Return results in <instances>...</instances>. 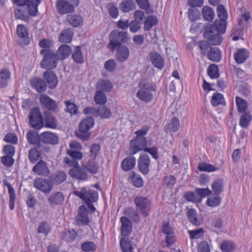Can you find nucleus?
<instances>
[{
  "mask_svg": "<svg viewBox=\"0 0 252 252\" xmlns=\"http://www.w3.org/2000/svg\"><path fill=\"white\" fill-rule=\"evenodd\" d=\"M129 40V37L127 32L112 31L109 36V42L107 44V48L113 52L117 46L127 43Z\"/></svg>",
  "mask_w": 252,
  "mask_h": 252,
  "instance_id": "1",
  "label": "nucleus"
},
{
  "mask_svg": "<svg viewBox=\"0 0 252 252\" xmlns=\"http://www.w3.org/2000/svg\"><path fill=\"white\" fill-rule=\"evenodd\" d=\"M40 54L43 56L40 63L42 68L52 70L56 68L59 59L53 50H41Z\"/></svg>",
  "mask_w": 252,
  "mask_h": 252,
  "instance_id": "2",
  "label": "nucleus"
},
{
  "mask_svg": "<svg viewBox=\"0 0 252 252\" xmlns=\"http://www.w3.org/2000/svg\"><path fill=\"white\" fill-rule=\"evenodd\" d=\"M94 125V120L92 117H88L82 120L79 125V131L75 133L76 136L83 141L88 140L91 135L90 129Z\"/></svg>",
  "mask_w": 252,
  "mask_h": 252,
  "instance_id": "3",
  "label": "nucleus"
},
{
  "mask_svg": "<svg viewBox=\"0 0 252 252\" xmlns=\"http://www.w3.org/2000/svg\"><path fill=\"white\" fill-rule=\"evenodd\" d=\"M79 3V0H57L56 3V10L61 15L73 13Z\"/></svg>",
  "mask_w": 252,
  "mask_h": 252,
  "instance_id": "4",
  "label": "nucleus"
},
{
  "mask_svg": "<svg viewBox=\"0 0 252 252\" xmlns=\"http://www.w3.org/2000/svg\"><path fill=\"white\" fill-rule=\"evenodd\" d=\"M73 194L80 198L85 203H94L98 199V192L87 187L81 188L79 190H74Z\"/></svg>",
  "mask_w": 252,
  "mask_h": 252,
  "instance_id": "5",
  "label": "nucleus"
},
{
  "mask_svg": "<svg viewBox=\"0 0 252 252\" xmlns=\"http://www.w3.org/2000/svg\"><path fill=\"white\" fill-rule=\"evenodd\" d=\"M29 121L30 125L34 129L39 130L43 126V119L39 108L34 107L30 111Z\"/></svg>",
  "mask_w": 252,
  "mask_h": 252,
  "instance_id": "6",
  "label": "nucleus"
},
{
  "mask_svg": "<svg viewBox=\"0 0 252 252\" xmlns=\"http://www.w3.org/2000/svg\"><path fill=\"white\" fill-rule=\"evenodd\" d=\"M42 0H13V3L19 6H26L31 16H35L38 12V6Z\"/></svg>",
  "mask_w": 252,
  "mask_h": 252,
  "instance_id": "7",
  "label": "nucleus"
},
{
  "mask_svg": "<svg viewBox=\"0 0 252 252\" xmlns=\"http://www.w3.org/2000/svg\"><path fill=\"white\" fill-rule=\"evenodd\" d=\"M147 138H139L135 137L134 139H132L129 143V148L128 150V154L134 155L138 152L144 150L145 147H147Z\"/></svg>",
  "mask_w": 252,
  "mask_h": 252,
  "instance_id": "8",
  "label": "nucleus"
},
{
  "mask_svg": "<svg viewBox=\"0 0 252 252\" xmlns=\"http://www.w3.org/2000/svg\"><path fill=\"white\" fill-rule=\"evenodd\" d=\"M134 203L137 210L140 211L144 217L149 215L151 203L148 198L143 196H136L134 198Z\"/></svg>",
  "mask_w": 252,
  "mask_h": 252,
  "instance_id": "9",
  "label": "nucleus"
},
{
  "mask_svg": "<svg viewBox=\"0 0 252 252\" xmlns=\"http://www.w3.org/2000/svg\"><path fill=\"white\" fill-rule=\"evenodd\" d=\"M226 22L223 20H216L213 24H207L205 27V33L207 32L223 34L226 31Z\"/></svg>",
  "mask_w": 252,
  "mask_h": 252,
  "instance_id": "10",
  "label": "nucleus"
},
{
  "mask_svg": "<svg viewBox=\"0 0 252 252\" xmlns=\"http://www.w3.org/2000/svg\"><path fill=\"white\" fill-rule=\"evenodd\" d=\"M151 163L150 157L147 154L141 153L137 160L139 171L144 175L148 174L150 171Z\"/></svg>",
  "mask_w": 252,
  "mask_h": 252,
  "instance_id": "11",
  "label": "nucleus"
},
{
  "mask_svg": "<svg viewBox=\"0 0 252 252\" xmlns=\"http://www.w3.org/2000/svg\"><path fill=\"white\" fill-rule=\"evenodd\" d=\"M33 187L44 194H48L53 189L50 180H48L41 177L36 178L33 181Z\"/></svg>",
  "mask_w": 252,
  "mask_h": 252,
  "instance_id": "12",
  "label": "nucleus"
},
{
  "mask_svg": "<svg viewBox=\"0 0 252 252\" xmlns=\"http://www.w3.org/2000/svg\"><path fill=\"white\" fill-rule=\"evenodd\" d=\"M17 34L19 39L18 40V44L21 46L28 45L30 42L28 29L26 26L23 24H19L17 27Z\"/></svg>",
  "mask_w": 252,
  "mask_h": 252,
  "instance_id": "13",
  "label": "nucleus"
},
{
  "mask_svg": "<svg viewBox=\"0 0 252 252\" xmlns=\"http://www.w3.org/2000/svg\"><path fill=\"white\" fill-rule=\"evenodd\" d=\"M76 222L78 225L81 226L88 225L90 222L88 210L84 205L79 207L78 214L76 217Z\"/></svg>",
  "mask_w": 252,
  "mask_h": 252,
  "instance_id": "14",
  "label": "nucleus"
},
{
  "mask_svg": "<svg viewBox=\"0 0 252 252\" xmlns=\"http://www.w3.org/2000/svg\"><path fill=\"white\" fill-rule=\"evenodd\" d=\"M41 106L48 111L56 112L58 104L55 100L46 94H41L39 98Z\"/></svg>",
  "mask_w": 252,
  "mask_h": 252,
  "instance_id": "15",
  "label": "nucleus"
},
{
  "mask_svg": "<svg viewBox=\"0 0 252 252\" xmlns=\"http://www.w3.org/2000/svg\"><path fill=\"white\" fill-rule=\"evenodd\" d=\"M121 223V235L122 237L129 236L132 229V223L130 219L126 217H122L120 219Z\"/></svg>",
  "mask_w": 252,
  "mask_h": 252,
  "instance_id": "16",
  "label": "nucleus"
},
{
  "mask_svg": "<svg viewBox=\"0 0 252 252\" xmlns=\"http://www.w3.org/2000/svg\"><path fill=\"white\" fill-rule=\"evenodd\" d=\"M115 51L116 59L118 62L123 63L128 59L130 55V51L127 46L125 45L117 46Z\"/></svg>",
  "mask_w": 252,
  "mask_h": 252,
  "instance_id": "17",
  "label": "nucleus"
},
{
  "mask_svg": "<svg viewBox=\"0 0 252 252\" xmlns=\"http://www.w3.org/2000/svg\"><path fill=\"white\" fill-rule=\"evenodd\" d=\"M43 79L45 81L47 87L50 89H54L58 85V78L56 74L51 70H46L43 74Z\"/></svg>",
  "mask_w": 252,
  "mask_h": 252,
  "instance_id": "18",
  "label": "nucleus"
},
{
  "mask_svg": "<svg viewBox=\"0 0 252 252\" xmlns=\"http://www.w3.org/2000/svg\"><path fill=\"white\" fill-rule=\"evenodd\" d=\"M41 143L55 145L59 143L58 135L53 132L45 131L41 133Z\"/></svg>",
  "mask_w": 252,
  "mask_h": 252,
  "instance_id": "19",
  "label": "nucleus"
},
{
  "mask_svg": "<svg viewBox=\"0 0 252 252\" xmlns=\"http://www.w3.org/2000/svg\"><path fill=\"white\" fill-rule=\"evenodd\" d=\"M26 137L29 144L33 145L36 148L41 147V134L36 130H30L27 133Z\"/></svg>",
  "mask_w": 252,
  "mask_h": 252,
  "instance_id": "20",
  "label": "nucleus"
},
{
  "mask_svg": "<svg viewBox=\"0 0 252 252\" xmlns=\"http://www.w3.org/2000/svg\"><path fill=\"white\" fill-rule=\"evenodd\" d=\"M32 88L38 93H42L46 91L47 85L44 79L38 77L32 78L30 82Z\"/></svg>",
  "mask_w": 252,
  "mask_h": 252,
  "instance_id": "21",
  "label": "nucleus"
},
{
  "mask_svg": "<svg viewBox=\"0 0 252 252\" xmlns=\"http://www.w3.org/2000/svg\"><path fill=\"white\" fill-rule=\"evenodd\" d=\"M49 180L52 185L58 186L63 183L66 179V174L63 171H58L49 176Z\"/></svg>",
  "mask_w": 252,
  "mask_h": 252,
  "instance_id": "22",
  "label": "nucleus"
},
{
  "mask_svg": "<svg viewBox=\"0 0 252 252\" xmlns=\"http://www.w3.org/2000/svg\"><path fill=\"white\" fill-rule=\"evenodd\" d=\"M69 174L71 177L81 181H86L88 178L87 170L84 167L71 169L69 170Z\"/></svg>",
  "mask_w": 252,
  "mask_h": 252,
  "instance_id": "23",
  "label": "nucleus"
},
{
  "mask_svg": "<svg viewBox=\"0 0 252 252\" xmlns=\"http://www.w3.org/2000/svg\"><path fill=\"white\" fill-rule=\"evenodd\" d=\"M32 171L38 175L44 177L47 176L50 172L46 162L42 159L35 164L32 168Z\"/></svg>",
  "mask_w": 252,
  "mask_h": 252,
  "instance_id": "24",
  "label": "nucleus"
},
{
  "mask_svg": "<svg viewBox=\"0 0 252 252\" xmlns=\"http://www.w3.org/2000/svg\"><path fill=\"white\" fill-rule=\"evenodd\" d=\"M43 126L51 129H56L58 126V120L53 114L49 112L44 113Z\"/></svg>",
  "mask_w": 252,
  "mask_h": 252,
  "instance_id": "25",
  "label": "nucleus"
},
{
  "mask_svg": "<svg viewBox=\"0 0 252 252\" xmlns=\"http://www.w3.org/2000/svg\"><path fill=\"white\" fill-rule=\"evenodd\" d=\"M66 20L70 25L74 28L82 26L83 24V17L78 14L73 13L68 14Z\"/></svg>",
  "mask_w": 252,
  "mask_h": 252,
  "instance_id": "26",
  "label": "nucleus"
},
{
  "mask_svg": "<svg viewBox=\"0 0 252 252\" xmlns=\"http://www.w3.org/2000/svg\"><path fill=\"white\" fill-rule=\"evenodd\" d=\"M72 52V49L66 44L61 45L55 53L59 60H64L67 59Z\"/></svg>",
  "mask_w": 252,
  "mask_h": 252,
  "instance_id": "27",
  "label": "nucleus"
},
{
  "mask_svg": "<svg viewBox=\"0 0 252 252\" xmlns=\"http://www.w3.org/2000/svg\"><path fill=\"white\" fill-rule=\"evenodd\" d=\"M130 155L125 158L122 161L121 166L124 171H129L133 169L135 166L136 160V158Z\"/></svg>",
  "mask_w": 252,
  "mask_h": 252,
  "instance_id": "28",
  "label": "nucleus"
},
{
  "mask_svg": "<svg viewBox=\"0 0 252 252\" xmlns=\"http://www.w3.org/2000/svg\"><path fill=\"white\" fill-rule=\"evenodd\" d=\"M220 34H220L218 32H207V34H206L205 29L204 30L203 33L204 38L208 40V41L210 44L214 45H220L221 43L222 40V37Z\"/></svg>",
  "mask_w": 252,
  "mask_h": 252,
  "instance_id": "29",
  "label": "nucleus"
},
{
  "mask_svg": "<svg viewBox=\"0 0 252 252\" xmlns=\"http://www.w3.org/2000/svg\"><path fill=\"white\" fill-rule=\"evenodd\" d=\"M64 199V196L62 192L52 193L47 199V201L51 206H57L62 203Z\"/></svg>",
  "mask_w": 252,
  "mask_h": 252,
  "instance_id": "30",
  "label": "nucleus"
},
{
  "mask_svg": "<svg viewBox=\"0 0 252 252\" xmlns=\"http://www.w3.org/2000/svg\"><path fill=\"white\" fill-rule=\"evenodd\" d=\"M74 32L71 28L63 30L60 34L59 41L61 43H69L72 40Z\"/></svg>",
  "mask_w": 252,
  "mask_h": 252,
  "instance_id": "31",
  "label": "nucleus"
},
{
  "mask_svg": "<svg viewBox=\"0 0 252 252\" xmlns=\"http://www.w3.org/2000/svg\"><path fill=\"white\" fill-rule=\"evenodd\" d=\"M26 6H20L15 9L14 13L16 19H20L25 22H29L30 21V16L31 15L28 13Z\"/></svg>",
  "mask_w": 252,
  "mask_h": 252,
  "instance_id": "32",
  "label": "nucleus"
},
{
  "mask_svg": "<svg viewBox=\"0 0 252 252\" xmlns=\"http://www.w3.org/2000/svg\"><path fill=\"white\" fill-rule=\"evenodd\" d=\"M11 78V73L8 69L3 68L0 70V88H5Z\"/></svg>",
  "mask_w": 252,
  "mask_h": 252,
  "instance_id": "33",
  "label": "nucleus"
},
{
  "mask_svg": "<svg viewBox=\"0 0 252 252\" xmlns=\"http://www.w3.org/2000/svg\"><path fill=\"white\" fill-rule=\"evenodd\" d=\"M150 60L155 67L160 69L163 68L164 61L161 56L158 53L155 52L151 53Z\"/></svg>",
  "mask_w": 252,
  "mask_h": 252,
  "instance_id": "34",
  "label": "nucleus"
},
{
  "mask_svg": "<svg viewBox=\"0 0 252 252\" xmlns=\"http://www.w3.org/2000/svg\"><path fill=\"white\" fill-rule=\"evenodd\" d=\"M208 58L212 62L218 63L221 58V52L217 47H210L207 53Z\"/></svg>",
  "mask_w": 252,
  "mask_h": 252,
  "instance_id": "35",
  "label": "nucleus"
},
{
  "mask_svg": "<svg viewBox=\"0 0 252 252\" xmlns=\"http://www.w3.org/2000/svg\"><path fill=\"white\" fill-rule=\"evenodd\" d=\"M158 23V17L154 15L147 16L144 22V30L149 31L153 26H156Z\"/></svg>",
  "mask_w": 252,
  "mask_h": 252,
  "instance_id": "36",
  "label": "nucleus"
},
{
  "mask_svg": "<svg viewBox=\"0 0 252 252\" xmlns=\"http://www.w3.org/2000/svg\"><path fill=\"white\" fill-rule=\"evenodd\" d=\"M129 179L132 185L136 188H141L143 186V180L141 176L132 171L128 174Z\"/></svg>",
  "mask_w": 252,
  "mask_h": 252,
  "instance_id": "37",
  "label": "nucleus"
},
{
  "mask_svg": "<svg viewBox=\"0 0 252 252\" xmlns=\"http://www.w3.org/2000/svg\"><path fill=\"white\" fill-rule=\"evenodd\" d=\"M113 88L112 83L107 80L101 79L98 81L96 86V89L102 92H110Z\"/></svg>",
  "mask_w": 252,
  "mask_h": 252,
  "instance_id": "38",
  "label": "nucleus"
},
{
  "mask_svg": "<svg viewBox=\"0 0 252 252\" xmlns=\"http://www.w3.org/2000/svg\"><path fill=\"white\" fill-rule=\"evenodd\" d=\"M71 58L74 62L76 63L83 64L84 63V56L81 51V46H77L74 48L71 55Z\"/></svg>",
  "mask_w": 252,
  "mask_h": 252,
  "instance_id": "39",
  "label": "nucleus"
},
{
  "mask_svg": "<svg viewBox=\"0 0 252 252\" xmlns=\"http://www.w3.org/2000/svg\"><path fill=\"white\" fill-rule=\"evenodd\" d=\"M211 103L212 105L216 107L219 105H226V102L223 94L219 92L214 93L212 96Z\"/></svg>",
  "mask_w": 252,
  "mask_h": 252,
  "instance_id": "40",
  "label": "nucleus"
},
{
  "mask_svg": "<svg viewBox=\"0 0 252 252\" xmlns=\"http://www.w3.org/2000/svg\"><path fill=\"white\" fill-rule=\"evenodd\" d=\"M120 245L123 252H133L132 242L127 237H122L120 240Z\"/></svg>",
  "mask_w": 252,
  "mask_h": 252,
  "instance_id": "41",
  "label": "nucleus"
},
{
  "mask_svg": "<svg viewBox=\"0 0 252 252\" xmlns=\"http://www.w3.org/2000/svg\"><path fill=\"white\" fill-rule=\"evenodd\" d=\"M5 185L7 187L8 192L9 195V206L10 210L14 209L15 201L16 199V194L14 188L10 183H7L4 180Z\"/></svg>",
  "mask_w": 252,
  "mask_h": 252,
  "instance_id": "42",
  "label": "nucleus"
},
{
  "mask_svg": "<svg viewBox=\"0 0 252 252\" xmlns=\"http://www.w3.org/2000/svg\"><path fill=\"white\" fill-rule=\"evenodd\" d=\"M248 57L247 51L245 48L238 49L237 52L234 54L235 62L239 64L244 63Z\"/></svg>",
  "mask_w": 252,
  "mask_h": 252,
  "instance_id": "43",
  "label": "nucleus"
},
{
  "mask_svg": "<svg viewBox=\"0 0 252 252\" xmlns=\"http://www.w3.org/2000/svg\"><path fill=\"white\" fill-rule=\"evenodd\" d=\"M136 95L140 100L146 102H150L153 98V94L149 90H140L137 92Z\"/></svg>",
  "mask_w": 252,
  "mask_h": 252,
  "instance_id": "44",
  "label": "nucleus"
},
{
  "mask_svg": "<svg viewBox=\"0 0 252 252\" xmlns=\"http://www.w3.org/2000/svg\"><path fill=\"white\" fill-rule=\"evenodd\" d=\"M86 170L92 174H95L99 170V165L95 161V158L89 159L84 166Z\"/></svg>",
  "mask_w": 252,
  "mask_h": 252,
  "instance_id": "45",
  "label": "nucleus"
},
{
  "mask_svg": "<svg viewBox=\"0 0 252 252\" xmlns=\"http://www.w3.org/2000/svg\"><path fill=\"white\" fill-rule=\"evenodd\" d=\"M135 8L136 4L132 0H125L120 4V9L123 12H128Z\"/></svg>",
  "mask_w": 252,
  "mask_h": 252,
  "instance_id": "46",
  "label": "nucleus"
},
{
  "mask_svg": "<svg viewBox=\"0 0 252 252\" xmlns=\"http://www.w3.org/2000/svg\"><path fill=\"white\" fill-rule=\"evenodd\" d=\"M64 103L65 105L64 111L66 113H69L71 116L78 113V106L71 100H65Z\"/></svg>",
  "mask_w": 252,
  "mask_h": 252,
  "instance_id": "47",
  "label": "nucleus"
},
{
  "mask_svg": "<svg viewBox=\"0 0 252 252\" xmlns=\"http://www.w3.org/2000/svg\"><path fill=\"white\" fill-rule=\"evenodd\" d=\"M180 127V122L178 118L174 117L171 120L170 123L164 128L166 133L177 131Z\"/></svg>",
  "mask_w": 252,
  "mask_h": 252,
  "instance_id": "48",
  "label": "nucleus"
},
{
  "mask_svg": "<svg viewBox=\"0 0 252 252\" xmlns=\"http://www.w3.org/2000/svg\"><path fill=\"white\" fill-rule=\"evenodd\" d=\"M77 232L74 229H66L63 232V239L67 242H72L74 241L77 236Z\"/></svg>",
  "mask_w": 252,
  "mask_h": 252,
  "instance_id": "49",
  "label": "nucleus"
},
{
  "mask_svg": "<svg viewBox=\"0 0 252 252\" xmlns=\"http://www.w3.org/2000/svg\"><path fill=\"white\" fill-rule=\"evenodd\" d=\"M36 149L35 147L32 148L29 151L28 158L32 163H36L40 158H42L41 152Z\"/></svg>",
  "mask_w": 252,
  "mask_h": 252,
  "instance_id": "50",
  "label": "nucleus"
},
{
  "mask_svg": "<svg viewBox=\"0 0 252 252\" xmlns=\"http://www.w3.org/2000/svg\"><path fill=\"white\" fill-rule=\"evenodd\" d=\"M252 120V116L250 112L244 113L240 117L239 125L243 128H248Z\"/></svg>",
  "mask_w": 252,
  "mask_h": 252,
  "instance_id": "51",
  "label": "nucleus"
},
{
  "mask_svg": "<svg viewBox=\"0 0 252 252\" xmlns=\"http://www.w3.org/2000/svg\"><path fill=\"white\" fill-rule=\"evenodd\" d=\"M187 209H188L187 217L189 221L194 225H200V222L197 218V213L196 210L193 208L189 209L188 207H187Z\"/></svg>",
  "mask_w": 252,
  "mask_h": 252,
  "instance_id": "52",
  "label": "nucleus"
},
{
  "mask_svg": "<svg viewBox=\"0 0 252 252\" xmlns=\"http://www.w3.org/2000/svg\"><path fill=\"white\" fill-rule=\"evenodd\" d=\"M202 15L205 20L211 21L214 18L215 13L210 6H204L202 9Z\"/></svg>",
  "mask_w": 252,
  "mask_h": 252,
  "instance_id": "53",
  "label": "nucleus"
},
{
  "mask_svg": "<svg viewBox=\"0 0 252 252\" xmlns=\"http://www.w3.org/2000/svg\"><path fill=\"white\" fill-rule=\"evenodd\" d=\"M235 248L234 243L230 240L223 241L220 246V249L222 252H232Z\"/></svg>",
  "mask_w": 252,
  "mask_h": 252,
  "instance_id": "54",
  "label": "nucleus"
},
{
  "mask_svg": "<svg viewBox=\"0 0 252 252\" xmlns=\"http://www.w3.org/2000/svg\"><path fill=\"white\" fill-rule=\"evenodd\" d=\"M94 101L97 105H104L107 102L106 95L103 92L97 90L94 96Z\"/></svg>",
  "mask_w": 252,
  "mask_h": 252,
  "instance_id": "55",
  "label": "nucleus"
},
{
  "mask_svg": "<svg viewBox=\"0 0 252 252\" xmlns=\"http://www.w3.org/2000/svg\"><path fill=\"white\" fill-rule=\"evenodd\" d=\"M211 187L215 194L219 195L223 191V184L222 180H216L212 184Z\"/></svg>",
  "mask_w": 252,
  "mask_h": 252,
  "instance_id": "56",
  "label": "nucleus"
},
{
  "mask_svg": "<svg viewBox=\"0 0 252 252\" xmlns=\"http://www.w3.org/2000/svg\"><path fill=\"white\" fill-rule=\"evenodd\" d=\"M236 103L237 106L238 111L239 113H245L248 107L247 102L242 98L236 96L235 98Z\"/></svg>",
  "mask_w": 252,
  "mask_h": 252,
  "instance_id": "57",
  "label": "nucleus"
},
{
  "mask_svg": "<svg viewBox=\"0 0 252 252\" xmlns=\"http://www.w3.org/2000/svg\"><path fill=\"white\" fill-rule=\"evenodd\" d=\"M141 90H149L155 91L156 90V86L152 82L150 83L146 79H142L139 83Z\"/></svg>",
  "mask_w": 252,
  "mask_h": 252,
  "instance_id": "58",
  "label": "nucleus"
},
{
  "mask_svg": "<svg viewBox=\"0 0 252 252\" xmlns=\"http://www.w3.org/2000/svg\"><path fill=\"white\" fill-rule=\"evenodd\" d=\"M207 73L211 79L218 78L220 74L218 65L215 64L210 65L207 70Z\"/></svg>",
  "mask_w": 252,
  "mask_h": 252,
  "instance_id": "59",
  "label": "nucleus"
},
{
  "mask_svg": "<svg viewBox=\"0 0 252 252\" xmlns=\"http://www.w3.org/2000/svg\"><path fill=\"white\" fill-rule=\"evenodd\" d=\"M124 214L130 218L135 222H138L140 221L138 214L132 207L126 208L124 210Z\"/></svg>",
  "mask_w": 252,
  "mask_h": 252,
  "instance_id": "60",
  "label": "nucleus"
},
{
  "mask_svg": "<svg viewBox=\"0 0 252 252\" xmlns=\"http://www.w3.org/2000/svg\"><path fill=\"white\" fill-rule=\"evenodd\" d=\"M188 15L189 20L194 22L200 17V12L197 8H189L188 11Z\"/></svg>",
  "mask_w": 252,
  "mask_h": 252,
  "instance_id": "61",
  "label": "nucleus"
},
{
  "mask_svg": "<svg viewBox=\"0 0 252 252\" xmlns=\"http://www.w3.org/2000/svg\"><path fill=\"white\" fill-rule=\"evenodd\" d=\"M197 169L200 171L213 172L218 170L219 168L215 167L210 163L204 162L198 164Z\"/></svg>",
  "mask_w": 252,
  "mask_h": 252,
  "instance_id": "62",
  "label": "nucleus"
},
{
  "mask_svg": "<svg viewBox=\"0 0 252 252\" xmlns=\"http://www.w3.org/2000/svg\"><path fill=\"white\" fill-rule=\"evenodd\" d=\"M81 249L85 252H94L96 249L95 243L92 241H87L83 243L81 245Z\"/></svg>",
  "mask_w": 252,
  "mask_h": 252,
  "instance_id": "63",
  "label": "nucleus"
},
{
  "mask_svg": "<svg viewBox=\"0 0 252 252\" xmlns=\"http://www.w3.org/2000/svg\"><path fill=\"white\" fill-rule=\"evenodd\" d=\"M184 198L189 202L199 203L200 199L198 198V195L193 191H187L184 195Z\"/></svg>",
  "mask_w": 252,
  "mask_h": 252,
  "instance_id": "64",
  "label": "nucleus"
}]
</instances>
